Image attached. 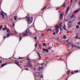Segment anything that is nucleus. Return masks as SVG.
I'll return each mask as SVG.
<instances>
[{"label":"nucleus","instance_id":"41","mask_svg":"<svg viewBox=\"0 0 80 80\" xmlns=\"http://www.w3.org/2000/svg\"><path fill=\"white\" fill-rule=\"evenodd\" d=\"M6 38H7V37H6V36H4V39Z\"/></svg>","mask_w":80,"mask_h":80},{"label":"nucleus","instance_id":"23","mask_svg":"<svg viewBox=\"0 0 80 80\" xmlns=\"http://www.w3.org/2000/svg\"><path fill=\"white\" fill-rule=\"evenodd\" d=\"M67 37H66V35H64L63 36V38H64V39H65Z\"/></svg>","mask_w":80,"mask_h":80},{"label":"nucleus","instance_id":"36","mask_svg":"<svg viewBox=\"0 0 80 80\" xmlns=\"http://www.w3.org/2000/svg\"><path fill=\"white\" fill-rule=\"evenodd\" d=\"M78 72V70H76V71H74V72L75 73H76V72Z\"/></svg>","mask_w":80,"mask_h":80},{"label":"nucleus","instance_id":"49","mask_svg":"<svg viewBox=\"0 0 80 80\" xmlns=\"http://www.w3.org/2000/svg\"><path fill=\"white\" fill-rule=\"evenodd\" d=\"M73 73H74L73 72H71V74H73Z\"/></svg>","mask_w":80,"mask_h":80},{"label":"nucleus","instance_id":"12","mask_svg":"<svg viewBox=\"0 0 80 80\" xmlns=\"http://www.w3.org/2000/svg\"><path fill=\"white\" fill-rule=\"evenodd\" d=\"M24 68H25L26 70H28V67L27 65H25L24 66Z\"/></svg>","mask_w":80,"mask_h":80},{"label":"nucleus","instance_id":"31","mask_svg":"<svg viewBox=\"0 0 80 80\" xmlns=\"http://www.w3.org/2000/svg\"><path fill=\"white\" fill-rule=\"evenodd\" d=\"M55 32H56V31L54 32L53 33V35H56V33H55Z\"/></svg>","mask_w":80,"mask_h":80},{"label":"nucleus","instance_id":"38","mask_svg":"<svg viewBox=\"0 0 80 80\" xmlns=\"http://www.w3.org/2000/svg\"><path fill=\"white\" fill-rule=\"evenodd\" d=\"M2 26H1L0 27V30H1V29H2Z\"/></svg>","mask_w":80,"mask_h":80},{"label":"nucleus","instance_id":"11","mask_svg":"<svg viewBox=\"0 0 80 80\" xmlns=\"http://www.w3.org/2000/svg\"><path fill=\"white\" fill-rule=\"evenodd\" d=\"M6 30H7V33H10V29H9V28H7L6 29Z\"/></svg>","mask_w":80,"mask_h":80},{"label":"nucleus","instance_id":"13","mask_svg":"<svg viewBox=\"0 0 80 80\" xmlns=\"http://www.w3.org/2000/svg\"><path fill=\"white\" fill-rule=\"evenodd\" d=\"M79 9H78L76 11H74V14H76L77 13H78V12H79Z\"/></svg>","mask_w":80,"mask_h":80},{"label":"nucleus","instance_id":"51","mask_svg":"<svg viewBox=\"0 0 80 80\" xmlns=\"http://www.w3.org/2000/svg\"><path fill=\"white\" fill-rule=\"evenodd\" d=\"M59 26L60 27H62V25H61V24H60Z\"/></svg>","mask_w":80,"mask_h":80},{"label":"nucleus","instance_id":"37","mask_svg":"<svg viewBox=\"0 0 80 80\" xmlns=\"http://www.w3.org/2000/svg\"><path fill=\"white\" fill-rule=\"evenodd\" d=\"M70 52L68 53L67 54V56H68V55H70Z\"/></svg>","mask_w":80,"mask_h":80},{"label":"nucleus","instance_id":"25","mask_svg":"<svg viewBox=\"0 0 80 80\" xmlns=\"http://www.w3.org/2000/svg\"><path fill=\"white\" fill-rule=\"evenodd\" d=\"M17 16H14V19L15 20H17Z\"/></svg>","mask_w":80,"mask_h":80},{"label":"nucleus","instance_id":"59","mask_svg":"<svg viewBox=\"0 0 80 80\" xmlns=\"http://www.w3.org/2000/svg\"><path fill=\"white\" fill-rule=\"evenodd\" d=\"M71 2H72V0H71Z\"/></svg>","mask_w":80,"mask_h":80},{"label":"nucleus","instance_id":"3","mask_svg":"<svg viewBox=\"0 0 80 80\" xmlns=\"http://www.w3.org/2000/svg\"><path fill=\"white\" fill-rule=\"evenodd\" d=\"M59 28V26H58L55 29H54L53 30V32L54 31H56V33H58V32H59V30H58V28Z\"/></svg>","mask_w":80,"mask_h":80},{"label":"nucleus","instance_id":"28","mask_svg":"<svg viewBox=\"0 0 80 80\" xmlns=\"http://www.w3.org/2000/svg\"><path fill=\"white\" fill-rule=\"evenodd\" d=\"M44 36V34L42 33L41 35V37H43Z\"/></svg>","mask_w":80,"mask_h":80},{"label":"nucleus","instance_id":"34","mask_svg":"<svg viewBox=\"0 0 80 80\" xmlns=\"http://www.w3.org/2000/svg\"><path fill=\"white\" fill-rule=\"evenodd\" d=\"M76 28H79V26H78V25H77V26H76Z\"/></svg>","mask_w":80,"mask_h":80},{"label":"nucleus","instance_id":"5","mask_svg":"<svg viewBox=\"0 0 80 80\" xmlns=\"http://www.w3.org/2000/svg\"><path fill=\"white\" fill-rule=\"evenodd\" d=\"M3 14H5V13L3 11H2V12H0V15L2 16V18H4V17H5V16H4Z\"/></svg>","mask_w":80,"mask_h":80},{"label":"nucleus","instance_id":"30","mask_svg":"<svg viewBox=\"0 0 80 80\" xmlns=\"http://www.w3.org/2000/svg\"><path fill=\"white\" fill-rule=\"evenodd\" d=\"M47 31H50V32H51V31H52V29H48L47 30Z\"/></svg>","mask_w":80,"mask_h":80},{"label":"nucleus","instance_id":"53","mask_svg":"<svg viewBox=\"0 0 80 80\" xmlns=\"http://www.w3.org/2000/svg\"><path fill=\"white\" fill-rule=\"evenodd\" d=\"M38 46H39V47H41V45L40 44H39Z\"/></svg>","mask_w":80,"mask_h":80},{"label":"nucleus","instance_id":"45","mask_svg":"<svg viewBox=\"0 0 80 80\" xmlns=\"http://www.w3.org/2000/svg\"><path fill=\"white\" fill-rule=\"evenodd\" d=\"M70 71H68V72H67V73H68V74L70 73Z\"/></svg>","mask_w":80,"mask_h":80},{"label":"nucleus","instance_id":"29","mask_svg":"<svg viewBox=\"0 0 80 80\" xmlns=\"http://www.w3.org/2000/svg\"><path fill=\"white\" fill-rule=\"evenodd\" d=\"M19 37H20V40H22V37H21V34L19 35Z\"/></svg>","mask_w":80,"mask_h":80},{"label":"nucleus","instance_id":"63","mask_svg":"<svg viewBox=\"0 0 80 80\" xmlns=\"http://www.w3.org/2000/svg\"><path fill=\"white\" fill-rule=\"evenodd\" d=\"M9 63H10V62H9V63H8V64H9Z\"/></svg>","mask_w":80,"mask_h":80},{"label":"nucleus","instance_id":"55","mask_svg":"<svg viewBox=\"0 0 80 80\" xmlns=\"http://www.w3.org/2000/svg\"><path fill=\"white\" fill-rule=\"evenodd\" d=\"M19 58H20V59H22V58H23L19 57Z\"/></svg>","mask_w":80,"mask_h":80},{"label":"nucleus","instance_id":"7","mask_svg":"<svg viewBox=\"0 0 80 80\" xmlns=\"http://www.w3.org/2000/svg\"><path fill=\"white\" fill-rule=\"evenodd\" d=\"M15 63V64H16V65H17L18 67H20V63L19 62H18L17 60L15 61L14 62Z\"/></svg>","mask_w":80,"mask_h":80},{"label":"nucleus","instance_id":"27","mask_svg":"<svg viewBox=\"0 0 80 80\" xmlns=\"http://www.w3.org/2000/svg\"><path fill=\"white\" fill-rule=\"evenodd\" d=\"M42 44L43 46H47V44H46V43H43Z\"/></svg>","mask_w":80,"mask_h":80},{"label":"nucleus","instance_id":"62","mask_svg":"<svg viewBox=\"0 0 80 80\" xmlns=\"http://www.w3.org/2000/svg\"><path fill=\"white\" fill-rule=\"evenodd\" d=\"M58 12V13H60V11Z\"/></svg>","mask_w":80,"mask_h":80},{"label":"nucleus","instance_id":"52","mask_svg":"<svg viewBox=\"0 0 80 80\" xmlns=\"http://www.w3.org/2000/svg\"><path fill=\"white\" fill-rule=\"evenodd\" d=\"M20 62H21V63H23V62H22V61H19Z\"/></svg>","mask_w":80,"mask_h":80},{"label":"nucleus","instance_id":"22","mask_svg":"<svg viewBox=\"0 0 80 80\" xmlns=\"http://www.w3.org/2000/svg\"><path fill=\"white\" fill-rule=\"evenodd\" d=\"M64 27H63V28L64 30H67V29H66V28H66V27H65L66 26L65 25H64Z\"/></svg>","mask_w":80,"mask_h":80},{"label":"nucleus","instance_id":"24","mask_svg":"<svg viewBox=\"0 0 80 80\" xmlns=\"http://www.w3.org/2000/svg\"><path fill=\"white\" fill-rule=\"evenodd\" d=\"M68 25L69 27H70L71 26V24H70L69 23V22H68Z\"/></svg>","mask_w":80,"mask_h":80},{"label":"nucleus","instance_id":"26","mask_svg":"<svg viewBox=\"0 0 80 80\" xmlns=\"http://www.w3.org/2000/svg\"><path fill=\"white\" fill-rule=\"evenodd\" d=\"M75 38H78V34H76V36L75 37Z\"/></svg>","mask_w":80,"mask_h":80},{"label":"nucleus","instance_id":"20","mask_svg":"<svg viewBox=\"0 0 80 80\" xmlns=\"http://www.w3.org/2000/svg\"><path fill=\"white\" fill-rule=\"evenodd\" d=\"M32 62V61H31V60L29 59L28 60V62L27 63H30Z\"/></svg>","mask_w":80,"mask_h":80},{"label":"nucleus","instance_id":"6","mask_svg":"<svg viewBox=\"0 0 80 80\" xmlns=\"http://www.w3.org/2000/svg\"><path fill=\"white\" fill-rule=\"evenodd\" d=\"M63 13H61V14L60 16V17H59V18H60V20L61 21H62V20L63 19Z\"/></svg>","mask_w":80,"mask_h":80},{"label":"nucleus","instance_id":"44","mask_svg":"<svg viewBox=\"0 0 80 80\" xmlns=\"http://www.w3.org/2000/svg\"><path fill=\"white\" fill-rule=\"evenodd\" d=\"M14 32L15 33V34H17V31H16L14 30Z\"/></svg>","mask_w":80,"mask_h":80},{"label":"nucleus","instance_id":"17","mask_svg":"<svg viewBox=\"0 0 80 80\" xmlns=\"http://www.w3.org/2000/svg\"><path fill=\"white\" fill-rule=\"evenodd\" d=\"M66 3H64L62 5V7H63L64 8H65L66 7Z\"/></svg>","mask_w":80,"mask_h":80},{"label":"nucleus","instance_id":"50","mask_svg":"<svg viewBox=\"0 0 80 80\" xmlns=\"http://www.w3.org/2000/svg\"><path fill=\"white\" fill-rule=\"evenodd\" d=\"M37 46V44H35V47H36Z\"/></svg>","mask_w":80,"mask_h":80},{"label":"nucleus","instance_id":"14","mask_svg":"<svg viewBox=\"0 0 80 80\" xmlns=\"http://www.w3.org/2000/svg\"><path fill=\"white\" fill-rule=\"evenodd\" d=\"M9 33V34L10 35H13V32H12V31H10Z\"/></svg>","mask_w":80,"mask_h":80},{"label":"nucleus","instance_id":"43","mask_svg":"<svg viewBox=\"0 0 80 80\" xmlns=\"http://www.w3.org/2000/svg\"><path fill=\"white\" fill-rule=\"evenodd\" d=\"M78 25H80V22H78Z\"/></svg>","mask_w":80,"mask_h":80},{"label":"nucleus","instance_id":"60","mask_svg":"<svg viewBox=\"0 0 80 80\" xmlns=\"http://www.w3.org/2000/svg\"><path fill=\"white\" fill-rule=\"evenodd\" d=\"M63 77H64V76H65V74H63Z\"/></svg>","mask_w":80,"mask_h":80},{"label":"nucleus","instance_id":"46","mask_svg":"<svg viewBox=\"0 0 80 80\" xmlns=\"http://www.w3.org/2000/svg\"><path fill=\"white\" fill-rule=\"evenodd\" d=\"M26 60H29V59L28 58H26Z\"/></svg>","mask_w":80,"mask_h":80},{"label":"nucleus","instance_id":"39","mask_svg":"<svg viewBox=\"0 0 80 80\" xmlns=\"http://www.w3.org/2000/svg\"><path fill=\"white\" fill-rule=\"evenodd\" d=\"M37 37L36 36L34 37V39L35 40H37Z\"/></svg>","mask_w":80,"mask_h":80},{"label":"nucleus","instance_id":"2","mask_svg":"<svg viewBox=\"0 0 80 80\" xmlns=\"http://www.w3.org/2000/svg\"><path fill=\"white\" fill-rule=\"evenodd\" d=\"M29 33H32L30 32L29 29H27L25 33L22 34V37H27L28 35L29 34Z\"/></svg>","mask_w":80,"mask_h":80},{"label":"nucleus","instance_id":"19","mask_svg":"<svg viewBox=\"0 0 80 80\" xmlns=\"http://www.w3.org/2000/svg\"><path fill=\"white\" fill-rule=\"evenodd\" d=\"M10 34H9V33H8V34L7 35V38H8V37H10Z\"/></svg>","mask_w":80,"mask_h":80},{"label":"nucleus","instance_id":"35","mask_svg":"<svg viewBox=\"0 0 80 80\" xmlns=\"http://www.w3.org/2000/svg\"><path fill=\"white\" fill-rule=\"evenodd\" d=\"M43 75L42 74L41 76V78H43Z\"/></svg>","mask_w":80,"mask_h":80},{"label":"nucleus","instance_id":"48","mask_svg":"<svg viewBox=\"0 0 80 80\" xmlns=\"http://www.w3.org/2000/svg\"><path fill=\"white\" fill-rule=\"evenodd\" d=\"M13 27H15V23H13Z\"/></svg>","mask_w":80,"mask_h":80},{"label":"nucleus","instance_id":"15","mask_svg":"<svg viewBox=\"0 0 80 80\" xmlns=\"http://www.w3.org/2000/svg\"><path fill=\"white\" fill-rule=\"evenodd\" d=\"M37 53L38 54V56L39 57V59L40 60V58H41V56H40V55L39 53L37 52Z\"/></svg>","mask_w":80,"mask_h":80},{"label":"nucleus","instance_id":"47","mask_svg":"<svg viewBox=\"0 0 80 80\" xmlns=\"http://www.w3.org/2000/svg\"><path fill=\"white\" fill-rule=\"evenodd\" d=\"M4 27H5V28L6 29H7V26L6 25L4 26Z\"/></svg>","mask_w":80,"mask_h":80},{"label":"nucleus","instance_id":"54","mask_svg":"<svg viewBox=\"0 0 80 80\" xmlns=\"http://www.w3.org/2000/svg\"><path fill=\"white\" fill-rule=\"evenodd\" d=\"M77 38L78 39H80V38L79 37H78Z\"/></svg>","mask_w":80,"mask_h":80},{"label":"nucleus","instance_id":"1","mask_svg":"<svg viewBox=\"0 0 80 80\" xmlns=\"http://www.w3.org/2000/svg\"><path fill=\"white\" fill-rule=\"evenodd\" d=\"M26 20L27 21L28 24H30L33 21V17H31V21L30 19V15H28L26 17Z\"/></svg>","mask_w":80,"mask_h":80},{"label":"nucleus","instance_id":"57","mask_svg":"<svg viewBox=\"0 0 80 80\" xmlns=\"http://www.w3.org/2000/svg\"><path fill=\"white\" fill-rule=\"evenodd\" d=\"M41 65H43V63L41 64Z\"/></svg>","mask_w":80,"mask_h":80},{"label":"nucleus","instance_id":"56","mask_svg":"<svg viewBox=\"0 0 80 80\" xmlns=\"http://www.w3.org/2000/svg\"><path fill=\"white\" fill-rule=\"evenodd\" d=\"M58 8H57L56 9V10H58Z\"/></svg>","mask_w":80,"mask_h":80},{"label":"nucleus","instance_id":"42","mask_svg":"<svg viewBox=\"0 0 80 80\" xmlns=\"http://www.w3.org/2000/svg\"><path fill=\"white\" fill-rule=\"evenodd\" d=\"M2 30H3V31H4V30H5V28H3L2 29Z\"/></svg>","mask_w":80,"mask_h":80},{"label":"nucleus","instance_id":"4","mask_svg":"<svg viewBox=\"0 0 80 80\" xmlns=\"http://www.w3.org/2000/svg\"><path fill=\"white\" fill-rule=\"evenodd\" d=\"M27 64L29 68L32 69L33 68V65L32 64L30 63H27Z\"/></svg>","mask_w":80,"mask_h":80},{"label":"nucleus","instance_id":"16","mask_svg":"<svg viewBox=\"0 0 80 80\" xmlns=\"http://www.w3.org/2000/svg\"><path fill=\"white\" fill-rule=\"evenodd\" d=\"M68 10H69V7H68L67 8V9L66 11V13H68Z\"/></svg>","mask_w":80,"mask_h":80},{"label":"nucleus","instance_id":"58","mask_svg":"<svg viewBox=\"0 0 80 80\" xmlns=\"http://www.w3.org/2000/svg\"><path fill=\"white\" fill-rule=\"evenodd\" d=\"M0 63H2V61H0Z\"/></svg>","mask_w":80,"mask_h":80},{"label":"nucleus","instance_id":"32","mask_svg":"<svg viewBox=\"0 0 80 80\" xmlns=\"http://www.w3.org/2000/svg\"><path fill=\"white\" fill-rule=\"evenodd\" d=\"M45 8H46V6L44 7L42 9V10H44V9H45Z\"/></svg>","mask_w":80,"mask_h":80},{"label":"nucleus","instance_id":"33","mask_svg":"<svg viewBox=\"0 0 80 80\" xmlns=\"http://www.w3.org/2000/svg\"><path fill=\"white\" fill-rule=\"evenodd\" d=\"M48 50H50V49H51V47H48Z\"/></svg>","mask_w":80,"mask_h":80},{"label":"nucleus","instance_id":"64","mask_svg":"<svg viewBox=\"0 0 80 80\" xmlns=\"http://www.w3.org/2000/svg\"><path fill=\"white\" fill-rule=\"evenodd\" d=\"M67 79H68V78H67L66 80H67Z\"/></svg>","mask_w":80,"mask_h":80},{"label":"nucleus","instance_id":"10","mask_svg":"<svg viewBox=\"0 0 80 80\" xmlns=\"http://www.w3.org/2000/svg\"><path fill=\"white\" fill-rule=\"evenodd\" d=\"M8 64V63H5V64H2L1 66V67L2 68V67H4L5 65H7Z\"/></svg>","mask_w":80,"mask_h":80},{"label":"nucleus","instance_id":"21","mask_svg":"<svg viewBox=\"0 0 80 80\" xmlns=\"http://www.w3.org/2000/svg\"><path fill=\"white\" fill-rule=\"evenodd\" d=\"M41 69H42V67H40L39 68H38V70H41Z\"/></svg>","mask_w":80,"mask_h":80},{"label":"nucleus","instance_id":"18","mask_svg":"<svg viewBox=\"0 0 80 80\" xmlns=\"http://www.w3.org/2000/svg\"><path fill=\"white\" fill-rule=\"evenodd\" d=\"M74 17H75V15L74 14H72L71 17V18H74Z\"/></svg>","mask_w":80,"mask_h":80},{"label":"nucleus","instance_id":"9","mask_svg":"<svg viewBox=\"0 0 80 80\" xmlns=\"http://www.w3.org/2000/svg\"><path fill=\"white\" fill-rule=\"evenodd\" d=\"M35 75L36 77H39L40 76V72H36Z\"/></svg>","mask_w":80,"mask_h":80},{"label":"nucleus","instance_id":"61","mask_svg":"<svg viewBox=\"0 0 80 80\" xmlns=\"http://www.w3.org/2000/svg\"><path fill=\"white\" fill-rule=\"evenodd\" d=\"M67 33H69V32L68 31V32H67Z\"/></svg>","mask_w":80,"mask_h":80},{"label":"nucleus","instance_id":"40","mask_svg":"<svg viewBox=\"0 0 80 80\" xmlns=\"http://www.w3.org/2000/svg\"><path fill=\"white\" fill-rule=\"evenodd\" d=\"M78 5H79V6H80V2H78Z\"/></svg>","mask_w":80,"mask_h":80},{"label":"nucleus","instance_id":"8","mask_svg":"<svg viewBox=\"0 0 80 80\" xmlns=\"http://www.w3.org/2000/svg\"><path fill=\"white\" fill-rule=\"evenodd\" d=\"M42 50L43 51H44V52H46L48 53V50L47 49L43 48Z\"/></svg>","mask_w":80,"mask_h":80}]
</instances>
